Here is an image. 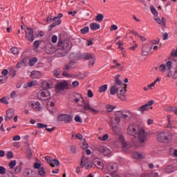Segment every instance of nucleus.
Listing matches in <instances>:
<instances>
[{
    "mask_svg": "<svg viewBox=\"0 0 177 177\" xmlns=\"http://www.w3.org/2000/svg\"><path fill=\"white\" fill-rule=\"evenodd\" d=\"M138 129H139V127L137 125L132 124L128 127L127 132L129 135H131V136H135V135L138 133Z\"/></svg>",
    "mask_w": 177,
    "mask_h": 177,
    "instance_id": "11",
    "label": "nucleus"
},
{
    "mask_svg": "<svg viewBox=\"0 0 177 177\" xmlns=\"http://www.w3.org/2000/svg\"><path fill=\"white\" fill-rule=\"evenodd\" d=\"M13 117H15V110H13L12 109L10 108L9 110H8L6 111V115L5 117V120L10 121V120H12V118H13Z\"/></svg>",
    "mask_w": 177,
    "mask_h": 177,
    "instance_id": "17",
    "label": "nucleus"
},
{
    "mask_svg": "<svg viewBox=\"0 0 177 177\" xmlns=\"http://www.w3.org/2000/svg\"><path fill=\"white\" fill-rule=\"evenodd\" d=\"M79 85H80V82L77 80L72 82V86H73V88H77V86H78Z\"/></svg>",
    "mask_w": 177,
    "mask_h": 177,
    "instance_id": "60",
    "label": "nucleus"
},
{
    "mask_svg": "<svg viewBox=\"0 0 177 177\" xmlns=\"http://www.w3.org/2000/svg\"><path fill=\"white\" fill-rule=\"evenodd\" d=\"M6 173V169L3 166H0V174L3 175Z\"/></svg>",
    "mask_w": 177,
    "mask_h": 177,
    "instance_id": "56",
    "label": "nucleus"
},
{
    "mask_svg": "<svg viewBox=\"0 0 177 177\" xmlns=\"http://www.w3.org/2000/svg\"><path fill=\"white\" fill-rule=\"evenodd\" d=\"M95 62H96V59L95 58L91 59L88 62V67H93V66L95 64Z\"/></svg>",
    "mask_w": 177,
    "mask_h": 177,
    "instance_id": "55",
    "label": "nucleus"
},
{
    "mask_svg": "<svg viewBox=\"0 0 177 177\" xmlns=\"http://www.w3.org/2000/svg\"><path fill=\"white\" fill-rule=\"evenodd\" d=\"M159 70L160 71H161L162 73H165V70H167V66L165 64H161L159 66Z\"/></svg>",
    "mask_w": 177,
    "mask_h": 177,
    "instance_id": "51",
    "label": "nucleus"
},
{
    "mask_svg": "<svg viewBox=\"0 0 177 177\" xmlns=\"http://www.w3.org/2000/svg\"><path fill=\"white\" fill-rule=\"evenodd\" d=\"M93 162L95 167H103V165L102 164V160L100 158H95Z\"/></svg>",
    "mask_w": 177,
    "mask_h": 177,
    "instance_id": "26",
    "label": "nucleus"
},
{
    "mask_svg": "<svg viewBox=\"0 0 177 177\" xmlns=\"http://www.w3.org/2000/svg\"><path fill=\"white\" fill-rule=\"evenodd\" d=\"M89 163L88 162V158H85V156H82L81 158V162H80V167L81 168H84V167H86Z\"/></svg>",
    "mask_w": 177,
    "mask_h": 177,
    "instance_id": "23",
    "label": "nucleus"
},
{
    "mask_svg": "<svg viewBox=\"0 0 177 177\" xmlns=\"http://www.w3.org/2000/svg\"><path fill=\"white\" fill-rule=\"evenodd\" d=\"M31 174H34L33 171H31L30 169H26L24 171L25 176L26 177H32L31 176Z\"/></svg>",
    "mask_w": 177,
    "mask_h": 177,
    "instance_id": "37",
    "label": "nucleus"
},
{
    "mask_svg": "<svg viewBox=\"0 0 177 177\" xmlns=\"http://www.w3.org/2000/svg\"><path fill=\"white\" fill-rule=\"evenodd\" d=\"M83 58L84 60H92V59H95V56L92 54H86L84 55Z\"/></svg>",
    "mask_w": 177,
    "mask_h": 177,
    "instance_id": "34",
    "label": "nucleus"
},
{
    "mask_svg": "<svg viewBox=\"0 0 177 177\" xmlns=\"http://www.w3.org/2000/svg\"><path fill=\"white\" fill-rule=\"evenodd\" d=\"M133 158L139 159V160H143L145 158V156L142 153L139 152H134L133 153Z\"/></svg>",
    "mask_w": 177,
    "mask_h": 177,
    "instance_id": "25",
    "label": "nucleus"
},
{
    "mask_svg": "<svg viewBox=\"0 0 177 177\" xmlns=\"http://www.w3.org/2000/svg\"><path fill=\"white\" fill-rule=\"evenodd\" d=\"M80 32L82 34H88V32H89V27L88 26H86L84 28L80 30Z\"/></svg>",
    "mask_w": 177,
    "mask_h": 177,
    "instance_id": "45",
    "label": "nucleus"
},
{
    "mask_svg": "<svg viewBox=\"0 0 177 177\" xmlns=\"http://www.w3.org/2000/svg\"><path fill=\"white\" fill-rule=\"evenodd\" d=\"M118 97H119V99L122 100V102H124V100H126L125 95H120V93H118Z\"/></svg>",
    "mask_w": 177,
    "mask_h": 177,
    "instance_id": "58",
    "label": "nucleus"
},
{
    "mask_svg": "<svg viewBox=\"0 0 177 177\" xmlns=\"http://www.w3.org/2000/svg\"><path fill=\"white\" fill-rule=\"evenodd\" d=\"M26 63H27V58L22 59L21 62H19L17 64V68H20L21 67L26 66Z\"/></svg>",
    "mask_w": 177,
    "mask_h": 177,
    "instance_id": "27",
    "label": "nucleus"
},
{
    "mask_svg": "<svg viewBox=\"0 0 177 177\" xmlns=\"http://www.w3.org/2000/svg\"><path fill=\"white\" fill-rule=\"evenodd\" d=\"M45 160L47 162V163L49 165H50L53 168H55V165L56 167H59V165H60V162L57 159H53L50 156H46Z\"/></svg>",
    "mask_w": 177,
    "mask_h": 177,
    "instance_id": "8",
    "label": "nucleus"
},
{
    "mask_svg": "<svg viewBox=\"0 0 177 177\" xmlns=\"http://www.w3.org/2000/svg\"><path fill=\"white\" fill-rule=\"evenodd\" d=\"M151 49H152V47L149 44L143 45L142 48V55L147 56V55H149V52H150Z\"/></svg>",
    "mask_w": 177,
    "mask_h": 177,
    "instance_id": "16",
    "label": "nucleus"
},
{
    "mask_svg": "<svg viewBox=\"0 0 177 177\" xmlns=\"http://www.w3.org/2000/svg\"><path fill=\"white\" fill-rule=\"evenodd\" d=\"M22 167L21 166H17L15 169V174L17 175V174H20L21 172Z\"/></svg>",
    "mask_w": 177,
    "mask_h": 177,
    "instance_id": "50",
    "label": "nucleus"
},
{
    "mask_svg": "<svg viewBox=\"0 0 177 177\" xmlns=\"http://www.w3.org/2000/svg\"><path fill=\"white\" fill-rule=\"evenodd\" d=\"M33 46L36 48H39V41L38 40H36L33 43Z\"/></svg>",
    "mask_w": 177,
    "mask_h": 177,
    "instance_id": "62",
    "label": "nucleus"
},
{
    "mask_svg": "<svg viewBox=\"0 0 177 177\" xmlns=\"http://www.w3.org/2000/svg\"><path fill=\"white\" fill-rule=\"evenodd\" d=\"M167 77H172L174 80H177V70L170 71L169 74L167 75Z\"/></svg>",
    "mask_w": 177,
    "mask_h": 177,
    "instance_id": "28",
    "label": "nucleus"
},
{
    "mask_svg": "<svg viewBox=\"0 0 177 177\" xmlns=\"http://www.w3.org/2000/svg\"><path fill=\"white\" fill-rule=\"evenodd\" d=\"M103 19H104V15H103V14H98L95 17L96 21H99L100 23L103 21Z\"/></svg>",
    "mask_w": 177,
    "mask_h": 177,
    "instance_id": "35",
    "label": "nucleus"
},
{
    "mask_svg": "<svg viewBox=\"0 0 177 177\" xmlns=\"http://www.w3.org/2000/svg\"><path fill=\"white\" fill-rule=\"evenodd\" d=\"M98 91H99L100 93L106 92V91H107V84H104V85L100 86Z\"/></svg>",
    "mask_w": 177,
    "mask_h": 177,
    "instance_id": "39",
    "label": "nucleus"
},
{
    "mask_svg": "<svg viewBox=\"0 0 177 177\" xmlns=\"http://www.w3.org/2000/svg\"><path fill=\"white\" fill-rule=\"evenodd\" d=\"M60 74H62V70L60 68H57L55 69L53 71V75L54 77H59V75H60Z\"/></svg>",
    "mask_w": 177,
    "mask_h": 177,
    "instance_id": "38",
    "label": "nucleus"
},
{
    "mask_svg": "<svg viewBox=\"0 0 177 177\" xmlns=\"http://www.w3.org/2000/svg\"><path fill=\"white\" fill-rule=\"evenodd\" d=\"M138 142L134 144V147H136V149H137V147H138L139 146H143V143H145V142L147 140V134L145 129H141L138 131Z\"/></svg>",
    "mask_w": 177,
    "mask_h": 177,
    "instance_id": "3",
    "label": "nucleus"
},
{
    "mask_svg": "<svg viewBox=\"0 0 177 177\" xmlns=\"http://www.w3.org/2000/svg\"><path fill=\"white\" fill-rule=\"evenodd\" d=\"M114 109H115V106H111L110 104L106 106V109L109 113H111Z\"/></svg>",
    "mask_w": 177,
    "mask_h": 177,
    "instance_id": "44",
    "label": "nucleus"
},
{
    "mask_svg": "<svg viewBox=\"0 0 177 177\" xmlns=\"http://www.w3.org/2000/svg\"><path fill=\"white\" fill-rule=\"evenodd\" d=\"M122 84V82H121L120 80V75H116L115 76V82L114 84L115 85V86L121 85Z\"/></svg>",
    "mask_w": 177,
    "mask_h": 177,
    "instance_id": "30",
    "label": "nucleus"
},
{
    "mask_svg": "<svg viewBox=\"0 0 177 177\" xmlns=\"http://www.w3.org/2000/svg\"><path fill=\"white\" fill-rule=\"evenodd\" d=\"M37 97L40 100H48L50 99V93L48 90H41L37 93Z\"/></svg>",
    "mask_w": 177,
    "mask_h": 177,
    "instance_id": "5",
    "label": "nucleus"
},
{
    "mask_svg": "<svg viewBox=\"0 0 177 177\" xmlns=\"http://www.w3.org/2000/svg\"><path fill=\"white\" fill-rule=\"evenodd\" d=\"M110 93L111 95H115V93H118V88H117V86L113 85L111 87Z\"/></svg>",
    "mask_w": 177,
    "mask_h": 177,
    "instance_id": "29",
    "label": "nucleus"
},
{
    "mask_svg": "<svg viewBox=\"0 0 177 177\" xmlns=\"http://www.w3.org/2000/svg\"><path fill=\"white\" fill-rule=\"evenodd\" d=\"M75 97H80V100L82 99V103H83V107L84 110L86 111H89L90 113H92L93 114H95V115H97L99 113V111L95 109L93 107L91 106L89 102H85V99H84V97L78 93H75Z\"/></svg>",
    "mask_w": 177,
    "mask_h": 177,
    "instance_id": "2",
    "label": "nucleus"
},
{
    "mask_svg": "<svg viewBox=\"0 0 177 177\" xmlns=\"http://www.w3.org/2000/svg\"><path fill=\"white\" fill-rule=\"evenodd\" d=\"M119 142H120L122 144V147H127V146H128V145L125 142V138H124V136H120L119 137Z\"/></svg>",
    "mask_w": 177,
    "mask_h": 177,
    "instance_id": "33",
    "label": "nucleus"
},
{
    "mask_svg": "<svg viewBox=\"0 0 177 177\" xmlns=\"http://www.w3.org/2000/svg\"><path fill=\"white\" fill-rule=\"evenodd\" d=\"M82 149L83 150H86V149H88V143L86 142V141L85 140L82 143Z\"/></svg>",
    "mask_w": 177,
    "mask_h": 177,
    "instance_id": "57",
    "label": "nucleus"
},
{
    "mask_svg": "<svg viewBox=\"0 0 177 177\" xmlns=\"http://www.w3.org/2000/svg\"><path fill=\"white\" fill-rule=\"evenodd\" d=\"M17 162L16 160H12L9 162V167H10V169H13V168H15V167H16Z\"/></svg>",
    "mask_w": 177,
    "mask_h": 177,
    "instance_id": "47",
    "label": "nucleus"
},
{
    "mask_svg": "<svg viewBox=\"0 0 177 177\" xmlns=\"http://www.w3.org/2000/svg\"><path fill=\"white\" fill-rule=\"evenodd\" d=\"M34 168L35 169H39L41 168V165L39 162H35Z\"/></svg>",
    "mask_w": 177,
    "mask_h": 177,
    "instance_id": "64",
    "label": "nucleus"
},
{
    "mask_svg": "<svg viewBox=\"0 0 177 177\" xmlns=\"http://www.w3.org/2000/svg\"><path fill=\"white\" fill-rule=\"evenodd\" d=\"M58 121H64L65 124H70L73 121V116L68 114H60L57 116Z\"/></svg>",
    "mask_w": 177,
    "mask_h": 177,
    "instance_id": "6",
    "label": "nucleus"
},
{
    "mask_svg": "<svg viewBox=\"0 0 177 177\" xmlns=\"http://www.w3.org/2000/svg\"><path fill=\"white\" fill-rule=\"evenodd\" d=\"M154 20L156 21V23L160 24L162 30H165V27H167V19H165V18L162 17L160 19V17H158L155 18Z\"/></svg>",
    "mask_w": 177,
    "mask_h": 177,
    "instance_id": "14",
    "label": "nucleus"
},
{
    "mask_svg": "<svg viewBox=\"0 0 177 177\" xmlns=\"http://www.w3.org/2000/svg\"><path fill=\"white\" fill-rule=\"evenodd\" d=\"M96 150L101 156H104V157H108L109 154H111V151L106 147H100Z\"/></svg>",
    "mask_w": 177,
    "mask_h": 177,
    "instance_id": "9",
    "label": "nucleus"
},
{
    "mask_svg": "<svg viewBox=\"0 0 177 177\" xmlns=\"http://www.w3.org/2000/svg\"><path fill=\"white\" fill-rule=\"evenodd\" d=\"M31 86H34V83L32 82L26 83L24 85V89H27V88H31Z\"/></svg>",
    "mask_w": 177,
    "mask_h": 177,
    "instance_id": "48",
    "label": "nucleus"
},
{
    "mask_svg": "<svg viewBox=\"0 0 177 177\" xmlns=\"http://www.w3.org/2000/svg\"><path fill=\"white\" fill-rule=\"evenodd\" d=\"M37 62H38V58L33 57L30 59L28 64L30 67H32V66H34L35 64V63H37Z\"/></svg>",
    "mask_w": 177,
    "mask_h": 177,
    "instance_id": "32",
    "label": "nucleus"
},
{
    "mask_svg": "<svg viewBox=\"0 0 177 177\" xmlns=\"http://www.w3.org/2000/svg\"><path fill=\"white\" fill-rule=\"evenodd\" d=\"M150 10L152 15H153L154 17H157V16H158V12H157V10L156 9V8H154V6H150Z\"/></svg>",
    "mask_w": 177,
    "mask_h": 177,
    "instance_id": "31",
    "label": "nucleus"
},
{
    "mask_svg": "<svg viewBox=\"0 0 177 177\" xmlns=\"http://www.w3.org/2000/svg\"><path fill=\"white\" fill-rule=\"evenodd\" d=\"M25 38L30 42H34V30L31 28H27L25 30Z\"/></svg>",
    "mask_w": 177,
    "mask_h": 177,
    "instance_id": "7",
    "label": "nucleus"
},
{
    "mask_svg": "<svg viewBox=\"0 0 177 177\" xmlns=\"http://www.w3.org/2000/svg\"><path fill=\"white\" fill-rule=\"evenodd\" d=\"M69 67H71V68H75V67H77V62L74 61H70Z\"/></svg>",
    "mask_w": 177,
    "mask_h": 177,
    "instance_id": "52",
    "label": "nucleus"
},
{
    "mask_svg": "<svg viewBox=\"0 0 177 177\" xmlns=\"http://www.w3.org/2000/svg\"><path fill=\"white\" fill-rule=\"evenodd\" d=\"M174 138V134H172L169 131H162L157 136V140L163 143L167 140H169V139H172Z\"/></svg>",
    "mask_w": 177,
    "mask_h": 177,
    "instance_id": "4",
    "label": "nucleus"
},
{
    "mask_svg": "<svg viewBox=\"0 0 177 177\" xmlns=\"http://www.w3.org/2000/svg\"><path fill=\"white\" fill-rule=\"evenodd\" d=\"M57 46L59 47V49L58 50V53H60V56H64L66 53H68V50L71 49V45L70 44V41L62 40V35H59L58 36V43Z\"/></svg>",
    "mask_w": 177,
    "mask_h": 177,
    "instance_id": "1",
    "label": "nucleus"
},
{
    "mask_svg": "<svg viewBox=\"0 0 177 177\" xmlns=\"http://www.w3.org/2000/svg\"><path fill=\"white\" fill-rule=\"evenodd\" d=\"M26 157L30 160L31 157H32V151H31V149L28 148L26 151Z\"/></svg>",
    "mask_w": 177,
    "mask_h": 177,
    "instance_id": "43",
    "label": "nucleus"
},
{
    "mask_svg": "<svg viewBox=\"0 0 177 177\" xmlns=\"http://www.w3.org/2000/svg\"><path fill=\"white\" fill-rule=\"evenodd\" d=\"M51 41H52L53 44H56V42H57V36L53 35Z\"/></svg>",
    "mask_w": 177,
    "mask_h": 177,
    "instance_id": "61",
    "label": "nucleus"
},
{
    "mask_svg": "<svg viewBox=\"0 0 177 177\" xmlns=\"http://www.w3.org/2000/svg\"><path fill=\"white\" fill-rule=\"evenodd\" d=\"M174 171H175V167H174V166H167L166 167V172L167 174H171Z\"/></svg>",
    "mask_w": 177,
    "mask_h": 177,
    "instance_id": "40",
    "label": "nucleus"
},
{
    "mask_svg": "<svg viewBox=\"0 0 177 177\" xmlns=\"http://www.w3.org/2000/svg\"><path fill=\"white\" fill-rule=\"evenodd\" d=\"M10 51H11V53H12V55H19V48H17V47L11 48Z\"/></svg>",
    "mask_w": 177,
    "mask_h": 177,
    "instance_id": "42",
    "label": "nucleus"
},
{
    "mask_svg": "<svg viewBox=\"0 0 177 177\" xmlns=\"http://www.w3.org/2000/svg\"><path fill=\"white\" fill-rule=\"evenodd\" d=\"M6 157L7 158H8V160L13 158V157H15V156L13 155V152L8 151L6 154Z\"/></svg>",
    "mask_w": 177,
    "mask_h": 177,
    "instance_id": "53",
    "label": "nucleus"
},
{
    "mask_svg": "<svg viewBox=\"0 0 177 177\" xmlns=\"http://www.w3.org/2000/svg\"><path fill=\"white\" fill-rule=\"evenodd\" d=\"M121 118H122V111H117L115 113V121L116 122H120V121H121Z\"/></svg>",
    "mask_w": 177,
    "mask_h": 177,
    "instance_id": "21",
    "label": "nucleus"
},
{
    "mask_svg": "<svg viewBox=\"0 0 177 177\" xmlns=\"http://www.w3.org/2000/svg\"><path fill=\"white\" fill-rule=\"evenodd\" d=\"M62 70L64 71L62 73L64 77H66L67 78H71V77H73L71 75L67 73L70 70V65L66 64L62 67Z\"/></svg>",
    "mask_w": 177,
    "mask_h": 177,
    "instance_id": "19",
    "label": "nucleus"
},
{
    "mask_svg": "<svg viewBox=\"0 0 177 177\" xmlns=\"http://www.w3.org/2000/svg\"><path fill=\"white\" fill-rule=\"evenodd\" d=\"M153 104H154V100H150L147 104L140 106L138 111H140V113L143 114V113H145V111H147V110L150 109V106H153Z\"/></svg>",
    "mask_w": 177,
    "mask_h": 177,
    "instance_id": "10",
    "label": "nucleus"
},
{
    "mask_svg": "<svg viewBox=\"0 0 177 177\" xmlns=\"http://www.w3.org/2000/svg\"><path fill=\"white\" fill-rule=\"evenodd\" d=\"M37 128H38L39 129H42L44 128H46V131H47L48 132H53V131H55V127L49 129L48 128V124H44L42 123H37Z\"/></svg>",
    "mask_w": 177,
    "mask_h": 177,
    "instance_id": "20",
    "label": "nucleus"
},
{
    "mask_svg": "<svg viewBox=\"0 0 177 177\" xmlns=\"http://www.w3.org/2000/svg\"><path fill=\"white\" fill-rule=\"evenodd\" d=\"M132 112H131L130 111L128 110H125V111H122V118L123 120H125V121H131V118H132Z\"/></svg>",
    "mask_w": 177,
    "mask_h": 177,
    "instance_id": "12",
    "label": "nucleus"
},
{
    "mask_svg": "<svg viewBox=\"0 0 177 177\" xmlns=\"http://www.w3.org/2000/svg\"><path fill=\"white\" fill-rule=\"evenodd\" d=\"M165 66L167 67V70L169 71V73H171V71H172V70H171V68H172V62L171 61H168Z\"/></svg>",
    "mask_w": 177,
    "mask_h": 177,
    "instance_id": "46",
    "label": "nucleus"
},
{
    "mask_svg": "<svg viewBox=\"0 0 177 177\" xmlns=\"http://www.w3.org/2000/svg\"><path fill=\"white\" fill-rule=\"evenodd\" d=\"M107 168L109 171L111 172H115L117 171L118 167H117V164L115 163H109L107 166Z\"/></svg>",
    "mask_w": 177,
    "mask_h": 177,
    "instance_id": "22",
    "label": "nucleus"
},
{
    "mask_svg": "<svg viewBox=\"0 0 177 177\" xmlns=\"http://www.w3.org/2000/svg\"><path fill=\"white\" fill-rule=\"evenodd\" d=\"M90 28L93 31H96L100 28V24H99L97 23H91L90 24Z\"/></svg>",
    "mask_w": 177,
    "mask_h": 177,
    "instance_id": "24",
    "label": "nucleus"
},
{
    "mask_svg": "<svg viewBox=\"0 0 177 177\" xmlns=\"http://www.w3.org/2000/svg\"><path fill=\"white\" fill-rule=\"evenodd\" d=\"M56 88L58 91H64L65 89H68V83L67 81L61 82L57 84Z\"/></svg>",
    "mask_w": 177,
    "mask_h": 177,
    "instance_id": "15",
    "label": "nucleus"
},
{
    "mask_svg": "<svg viewBox=\"0 0 177 177\" xmlns=\"http://www.w3.org/2000/svg\"><path fill=\"white\" fill-rule=\"evenodd\" d=\"M75 121H76V122H82V120H81V117H80L79 115H76L75 117Z\"/></svg>",
    "mask_w": 177,
    "mask_h": 177,
    "instance_id": "63",
    "label": "nucleus"
},
{
    "mask_svg": "<svg viewBox=\"0 0 177 177\" xmlns=\"http://www.w3.org/2000/svg\"><path fill=\"white\" fill-rule=\"evenodd\" d=\"M38 174H39V175H40V176L45 177V174L46 173L45 172V170L44 169V167H40L38 169Z\"/></svg>",
    "mask_w": 177,
    "mask_h": 177,
    "instance_id": "41",
    "label": "nucleus"
},
{
    "mask_svg": "<svg viewBox=\"0 0 177 177\" xmlns=\"http://www.w3.org/2000/svg\"><path fill=\"white\" fill-rule=\"evenodd\" d=\"M124 86L120 91L119 95H125V92H127V84H124Z\"/></svg>",
    "mask_w": 177,
    "mask_h": 177,
    "instance_id": "54",
    "label": "nucleus"
},
{
    "mask_svg": "<svg viewBox=\"0 0 177 177\" xmlns=\"http://www.w3.org/2000/svg\"><path fill=\"white\" fill-rule=\"evenodd\" d=\"M35 110L36 111H41V110H42V107H41V103H39V102H35Z\"/></svg>",
    "mask_w": 177,
    "mask_h": 177,
    "instance_id": "36",
    "label": "nucleus"
},
{
    "mask_svg": "<svg viewBox=\"0 0 177 177\" xmlns=\"http://www.w3.org/2000/svg\"><path fill=\"white\" fill-rule=\"evenodd\" d=\"M0 103H4V104H9V102H8V100H6V98L5 97L0 99Z\"/></svg>",
    "mask_w": 177,
    "mask_h": 177,
    "instance_id": "59",
    "label": "nucleus"
},
{
    "mask_svg": "<svg viewBox=\"0 0 177 177\" xmlns=\"http://www.w3.org/2000/svg\"><path fill=\"white\" fill-rule=\"evenodd\" d=\"M53 21L54 22L49 26L50 31L51 30H53V28H55V27H56L57 26H60V24H62V19L58 18L57 17H54L53 19Z\"/></svg>",
    "mask_w": 177,
    "mask_h": 177,
    "instance_id": "13",
    "label": "nucleus"
},
{
    "mask_svg": "<svg viewBox=\"0 0 177 177\" xmlns=\"http://www.w3.org/2000/svg\"><path fill=\"white\" fill-rule=\"evenodd\" d=\"M41 88L43 91H48V89H52V88H53V84H52V82H48L46 81L42 82Z\"/></svg>",
    "mask_w": 177,
    "mask_h": 177,
    "instance_id": "18",
    "label": "nucleus"
},
{
    "mask_svg": "<svg viewBox=\"0 0 177 177\" xmlns=\"http://www.w3.org/2000/svg\"><path fill=\"white\" fill-rule=\"evenodd\" d=\"M8 74L10 75L11 78H15L16 77V71L14 69H11L9 72Z\"/></svg>",
    "mask_w": 177,
    "mask_h": 177,
    "instance_id": "49",
    "label": "nucleus"
}]
</instances>
